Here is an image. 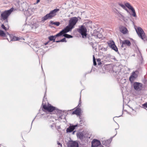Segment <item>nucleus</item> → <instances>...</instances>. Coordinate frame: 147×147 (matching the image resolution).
<instances>
[{
	"label": "nucleus",
	"mask_w": 147,
	"mask_h": 147,
	"mask_svg": "<svg viewBox=\"0 0 147 147\" xmlns=\"http://www.w3.org/2000/svg\"><path fill=\"white\" fill-rule=\"evenodd\" d=\"M78 126V124L75 125L70 124V126L66 129V132L67 133H70L72 132L75 129L76 127Z\"/></svg>",
	"instance_id": "1a4fd4ad"
},
{
	"label": "nucleus",
	"mask_w": 147,
	"mask_h": 147,
	"mask_svg": "<svg viewBox=\"0 0 147 147\" xmlns=\"http://www.w3.org/2000/svg\"><path fill=\"white\" fill-rule=\"evenodd\" d=\"M142 105L144 107L147 108V102L143 104Z\"/></svg>",
	"instance_id": "c9c22d12"
},
{
	"label": "nucleus",
	"mask_w": 147,
	"mask_h": 147,
	"mask_svg": "<svg viewBox=\"0 0 147 147\" xmlns=\"http://www.w3.org/2000/svg\"><path fill=\"white\" fill-rule=\"evenodd\" d=\"M78 21V18L74 17L70 18L69 21V24L73 28H74V26L76 24Z\"/></svg>",
	"instance_id": "39448f33"
},
{
	"label": "nucleus",
	"mask_w": 147,
	"mask_h": 147,
	"mask_svg": "<svg viewBox=\"0 0 147 147\" xmlns=\"http://www.w3.org/2000/svg\"><path fill=\"white\" fill-rule=\"evenodd\" d=\"M60 41H61V42H67V41L66 40L65 38H64L62 39L61 40H60Z\"/></svg>",
	"instance_id": "72a5a7b5"
},
{
	"label": "nucleus",
	"mask_w": 147,
	"mask_h": 147,
	"mask_svg": "<svg viewBox=\"0 0 147 147\" xmlns=\"http://www.w3.org/2000/svg\"><path fill=\"white\" fill-rule=\"evenodd\" d=\"M57 111V112L58 115L59 117L61 119H62L63 118V117L64 118H65L63 111L60 110H58V111Z\"/></svg>",
	"instance_id": "dca6fc26"
},
{
	"label": "nucleus",
	"mask_w": 147,
	"mask_h": 147,
	"mask_svg": "<svg viewBox=\"0 0 147 147\" xmlns=\"http://www.w3.org/2000/svg\"><path fill=\"white\" fill-rule=\"evenodd\" d=\"M118 16L121 20H124L125 18L124 16L119 13V14H118Z\"/></svg>",
	"instance_id": "cd10ccee"
},
{
	"label": "nucleus",
	"mask_w": 147,
	"mask_h": 147,
	"mask_svg": "<svg viewBox=\"0 0 147 147\" xmlns=\"http://www.w3.org/2000/svg\"><path fill=\"white\" fill-rule=\"evenodd\" d=\"M1 27L3 29L5 30H7L8 29L3 24L1 25Z\"/></svg>",
	"instance_id": "473e14b6"
},
{
	"label": "nucleus",
	"mask_w": 147,
	"mask_h": 147,
	"mask_svg": "<svg viewBox=\"0 0 147 147\" xmlns=\"http://www.w3.org/2000/svg\"><path fill=\"white\" fill-rule=\"evenodd\" d=\"M57 144L59 145H61V146H62V144L58 142H57Z\"/></svg>",
	"instance_id": "4c0bfd02"
},
{
	"label": "nucleus",
	"mask_w": 147,
	"mask_h": 147,
	"mask_svg": "<svg viewBox=\"0 0 147 147\" xmlns=\"http://www.w3.org/2000/svg\"><path fill=\"white\" fill-rule=\"evenodd\" d=\"M59 9H55L51 11L49 13L47 14L41 18L42 21L44 22L50 19L53 18L56 15V13L59 11Z\"/></svg>",
	"instance_id": "f257e3e1"
},
{
	"label": "nucleus",
	"mask_w": 147,
	"mask_h": 147,
	"mask_svg": "<svg viewBox=\"0 0 147 147\" xmlns=\"http://www.w3.org/2000/svg\"><path fill=\"white\" fill-rule=\"evenodd\" d=\"M125 9L127 11V12H129V11L127 9L125 8Z\"/></svg>",
	"instance_id": "79ce46f5"
},
{
	"label": "nucleus",
	"mask_w": 147,
	"mask_h": 147,
	"mask_svg": "<svg viewBox=\"0 0 147 147\" xmlns=\"http://www.w3.org/2000/svg\"><path fill=\"white\" fill-rule=\"evenodd\" d=\"M63 36L67 38H72L73 37L72 36L66 33L63 34Z\"/></svg>",
	"instance_id": "b1692460"
},
{
	"label": "nucleus",
	"mask_w": 147,
	"mask_h": 147,
	"mask_svg": "<svg viewBox=\"0 0 147 147\" xmlns=\"http://www.w3.org/2000/svg\"><path fill=\"white\" fill-rule=\"evenodd\" d=\"M93 64L94 66H96V59L95 58L94 55H93Z\"/></svg>",
	"instance_id": "7c9ffc66"
},
{
	"label": "nucleus",
	"mask_w": 147,
	"mask_h": 147,
	"mask_svg": "<svg viewBox=\"0 0 147 147\" xmlns=\"http://www.w3.org/2000/svg\"><path fill=\"white\" fill-rule=\"evenodd\" d=\"M109 46L113 50L117 52L118 51V49L115 45L113 41H110L108 42Z\"/></svg>",
	"instance_id": "9d476101"
},
{
	"label": "nucleus",
	"mask_w": 147,
	"mask_h": 147,
	"mask_svg": "<svg viewBox=\"0 0 147 147\" xmlns=\"http://www.w3.org/2000/svg\"><path fill=\"white\" fill-rule=\"evenodd\" d=\"M116 134H115V135H116Z\"/></svg>",
	"instance_id": "8fccbe9b"
},
{
	"label": "nucleus",
	"mask_w": 147,
	"mask_h": 147,
	"mask_svg": "<svg viewBox=\"0 0 147 147\" xmlns=\"http://www.w3.org/2000/svg\"><path fill=\"white\" fill-rule=\"evenodd\" d=\"M43 108L49 112H52L54 110L56 109V108L51 106L50 104H48L47 106L45 105H44L43 106Z\"/></svg>",
	"instance_id": "423d86ee"
},
{
	"label": "nucleus",
	"mask_w": 147,
	"mask_h": 147,
	"mask_svg": "<svg viewBox=\"0 0 147 147\" xmlns=\"http://www.w3.org/2000/svg\"><path fill=\"white\" fill-rule=\"evenodd\" d=\"M120 116H118V117H120Z\"/></svg>",
	"instance_id": "de8ad7c7"
},
{
	"label": "nucleus",
	"mask_w": 147,
	"mask_h": 147,
	"mask_svg": "<svg viewBox=\"0 0 147 147\" xmlns=\"http://www.w3.org/2000/svg\"><path fill=\"white\" fill-rule=\"evenodd\" d=\"M13 8H11L10 9L5 11L2 12L1 14V19L3 20H7L6 22H7V19L8 16L10 15L12 12L13 11Z\"/></svg>",
	"instance_id": "f03ea898"
},
{
	"label": "nucleus",
	"mask_w": 147,
	"mask_h": 147,
	"mask_svg": "<svg viewBox=\"0 0 147 147\" xmlns=\"http://www.w3.org/2000/svg\"><path fill=\"white\" fill-rule=\"evenodd\" d=\"M100 144L99 141L96 139H94L92 142V147H98Z\"/></svg>",
	"instance_id": "f8f14e48"
},
{
	"label": "nucleus",
	"mask_w": 147,
	"mask_h": 147,
	"mask_svg": "<svg viewBox=\"0 0 147 147\" xmlns=\"http://www.w3.org/2000/svg\"><path fill=\"white\" fill-rule=\"evenodd\" d=\"M49 39L50 41H53V42H55V38L54 36H51L49 37Z\"/></svg>",
	"instance_id": "393cba45"
},
{
	"label": "nucleus",
	"mask_w": 147,
	"mask_h": 147,
	"mask_svg": "<svg viewBox=\"0 0 147 147\" xmlns=\"http://www.w3.org/2000/svg\"><path fill=\"white\" fill-rule=\"evenodd\" d=\"M146 51H147V49H146Z\"/></svg>",
	"instance_id": "3c124183"
},
{
	"label": "nucleus",
	"mask_w": 147,
	"mask_h": 147,
	"mask_svg": "<svg viewBox=\"0 0 147 147\" xmlns=\"http://www.w3.org/2000/svg\"><path fill=\"white\" fill-rule=\"evenodd\" d=\"M81 109L78 107L74 111H73V113L77 115H79L81 113Z\"/></svg>",
	"instance_id": "aec40b11"
},
{
	"label": "nucleus",
	"mask_w": 147,
	"mask_h": 147,
	"mask_svg": "<svg viewBox=\"0 0 147 147\" xmlns=\"http://www.w3.org/2000/svg\"><path fill=\"white\" fill-rule=\"evenodd\" d=\"M40 0H37V2H38Z\"/></svg>",
	"instance_id": "c03bdc74"
},
{
	"label": "nucleus",
	"mask_w": 147,
	"mask_h": 147,
	"mask_svg": "<svg viewBox=\"0 0 147 147\" xmlns=\"http://www.w3.org/2000/svg\"><path fill=\"white\" fill-rule=\"evenodd\" d=\"M116 134H115V135H116Z\"/></svg>",
	"instance_id": "09e8293b"
},
{
	"label": "nucleus",
	"mask_w": 147,
	"mask_h": 147,
	"mask_svg": "<svg viewBox=\"0 0 147 147\" xmlns=\"http://www.w3.org/2000/svg\"><path fill=\"white\" fill-rule=\"evenodd\" d=\"M55 42H61V41H60V40H57V41H55Z\"/></svg>",
	"instance_id": "ea45409f"
},
{
	"label": "nucleus",
	"mask_w": 147,
	"mask_h": 147,
	"mask_svg": "<svg viewBox=\"0 0 147 147\" xmlns=\"http://www.w3.org/2000/svg\"><path fill=\"white\" fill-rule=\"evenodd\" d=\"M76 131H72L73 132H72V134H75V132Z\"/></svg>",
	"instance_id": "58836bf2"
},
{
	"label": "nucleus",
	"mask_w": 147,
	"mask_h": 147,
	"mask_svg": "<svg viewBox=\"0 0 147 147\" xmlns=\"http://www.w3.org/2000/svg\"><path fill=\"white\" fill-rule=\"evenodd\" d=\"M131 11L133 13V14L132 15L134 17H136V14L134 9V8L133 9H131Z\"/></svg>",
	"instance_id": "c756f323"
},
{
	"label": "nucleus",
	"mask_w": 147,
	"mask_h": 147,
	"mask_svg": "<svg viewBox=\"0 0 147 147\" xmlns=\"http://www.w3.org/2000/svg\"><path fill=\"white\" fill-rule=\"evenodd\" d=\"M138 71H136L133 72L129 78V80L131 83H132L134 80L138 77Z\"/></svg>",
	"instance_id": "0eeeda50"
},
{
	"label": "nucleus",
	"mask_w": 147,
	"mask_h": 147,
	"mask_svg": "<svg viewBox=\"0 0 147 147\" xmlns=\"http://www.w3.org/2000/svg\"><path fill=\"white\" fill-rule=\"evenodd\" d=\"M68 146L69 147H78L79 145L76 141H71L69 142Z\"/></svg>",
	"instance_id": "2eb2a0df"
},
{
	"label": "nucleus",
	"mask_w": 147,
	"mask_h": 147,
	"mask_svg": "<svg viewBox=\"0 0 147 147\" xmlns=\"http://www.w3.org/2000/svg\"><path fill=\"white\" fill-rule=\"evenodd\" d=\"M63 33L62 31H61L59 33L57 34L54 36L55 38L57 37H59V36H60L62 35H63Z\"/></svg>",
	"instance_id": "a878e982"
},
{
	"label": "nucleus",
	"mask_w": 147,
	"mask_h": 147,
	"mask_svg": "<svg viewBox=\"0 0 147 147\" xmlns=\"http://www.w3.org/2000/svg\"><path fill=\"white\" fill-rule=\"evenodd\" d=\"M0 36L5 37L6 34L2 30H0Z\"/></svg>",
	"instance_id": "bb28decb"
},
{
	"label": "nucleus",
	"mask_w": 147,
	"mask_h": 147,
	"mask_svg": "<svg viewBox=\"0 0 147 147\" xmlns=\"http://www.w3.org/2000/svg\"><path fill=\"white\" fill-rule=\"evenodd\" d=\"M94 40L91 37H89V38L88 42L89 44H90V45L92 46L93 49H96V48H95V47L94 46Z\"/></svg>",
	"instance_id": "6ab92c4d"
},
{
	"label": "nucleus",
	"mask_w": 147,
	"mask_h": 147,
	"mask_svg": "<svg viewBox=\"0 0 147 147\" xmlns=\"http://www.w3.org/2000/svg\"><path fill=\"white\" fill-rule=\"evenodd\" d=\"M125 6L131 10L134 9V8L128 3H125Z\"/></svg>",
	"instance_id": "4be33fe9"
},
{
	"label": "nucleus",
	"mask_w": 147,
	"mask_h": 147,
	"mask_svg": "<svg viewBox=\"0 0 147 147\" xmlns=\"http://www.w3.org/2000/svg\"><path fill=\"white\" fill-rule=\"evenodd\" d=\"M80 105H79V104H78V106L77 107V108L78 107L79 108H80V107H79L80 106Z\"/></svg>",
	"instance_id": "37998d69"
},
{
	"label": "nucleus",
	"mask_w": 147,
	"mask_h": 147,
	"mask_svg": "<svg viewBox=\"0 0 147 147\" xmlns=\"http://www.w3.org/2000/svg\"><path fill=\"white\" fill-rule=\"evenodd\" d=\"M78 31L81 34L83 38L86 37L87 30L86 27L82 25L78 30Z\"/></svg>",
	"instance_id": "20e7f679"
},
{
	"label": "nucleus",
	"mask_w": 147,
	"mask_h": 147,
	"mask_svg": "<svg viewBox=\"0 0 147 147\" xmlns=\"http://www.w3.org/2000/svg\"><path fill=\"white\" fill-rule=\"evenodd\" d=\"M24 5H26V3H23V5L22 6V7H23L22 8V10H26V8L24 6Z\"/></svg>",
	"instance_id": "f704fd0d"
},
{
	"label": "nucleus",
	"mask_w": 147,
	"mask_h": 147,
	"mask_svg": "<svg viewBox=\"0 0 147 147\" xmlns=\"http://www.w3.org/2000/svg\"><path fill=\"white\" fill-rule=\"evenodd\" d=\"M34 119L32 121H34Z\"/></svg>",
	"instance_id": "49530a36"
},
{
	"label": "nucleus",
	"mask_w": 147,
	"mask_h": 147,
	"mask_svg": "<svg viewBox=\"0 0 147 147\" xmlns=\"http://www.w3.org/2000/svg\"><path fill=\"white\" fill-rule=\"evenodd\" d=\"M118 5L120 6L121 7H122L123 9H125V5L123 4L122 3H118Z\"/></svg>",
	"instance_id": "c85d7f7f"
},
{
	"label": "nucleus",
	"mask_w": 147,
	"mask_h": 147,
	"mask_svg": "<svg viewBox=\"0 0 147 147\" xmlns=\"http://www.w3.org/2000/svg\"><path fill=\"white\" fill-rule=\"evenodd\" d=\"M134 89L136 90H140L142 86V83L138 82H134L133 84Z\"/></svg>",
	"instance_id": "6e6552de"
},
{
	"label": "nucleus",
	"mask_w": 147,
	"mask_h": 147,
	"mask_svg": "<svg viewBox=\"0 0 147 147\" xmlns=\"http://www.w3.org/2000/svg\"><path fill=\"white\" fill-rule=\"evenodd\" d=\"M120 31L123 34H126L127 32V30L126 28L124 26H122L120 28Z\"/></svg>",
	"instance_id": "a211bd4d"
},
{
	"label": "nucleus",
	"mask_w": 147,
	"mask_h": 147,
	"mask_svg": "<svg viewBox=\"0 0 147 147\" xmlns=\"http://www.w3.org/2000/svg\"><path fill=\"white\" fill-rule=\"evenodd\" d=\"M49 42H46L45 43V45H47V44H48V43Z\"/></svg>",
	"instance_id": "a19ab883"
},
{
	"label": "nucleus",
	"mask_w": 147,
	"mask_h": 147,
	"mask_svg": "<svg viewBox=\"0 0 147 147\" xmlns=\"http://www.w3.org/2000/svg\"><path fill=\"white\" fill-rule=\"evenodd\" d=\"M8 34L9 36L11 38L10 41H15L16 40H20V38L18 37H17L15 36H13L12 35L10 34H9L8 33Z\"/></svg>",
	"instance_id": "f3484780"
},
{
	"label": "nucleus",
	"mask_w": 147,
	"mask_h": 147,
	"mask_svg": "<svg viewBox=\"0 0 147 147\" xmlns=\"http://www.w3.org/2000/svg\"><path fill=\"white\" fill-rule=\"evenodd\" d=\"M73 28V27L71 26L70 25H69V24H68L67 26L61 31L63 34L66 33L69 31H71V30Z\"/></svg>",
	"instance_id": "9b49d317"
},
{
	"label": "nucleus",
	"mask_w": 147,
	"mask_h": 147,
	"mask_svg": "<svg viewBox=\"0 0 147 147\" xmlns=\"http://www.w3.org/2000/svg\"><path fill=\"white\" fill-rule=\"evenodd\" d=\"M51 127H52L53 126V125H51Z\"/></svg>",
	"instance_id": "a18cd8bd"
},
{
	"label": "nucleus",
	"mask_w": 147,
	"mask_h": 147,
	"mask_svg": "<svg viewBox=\"0 0 147 147\" xmlns=\"http://www.w3.org/2000/svg\"><path fill=\"white\" fill-rule=\"evenodd\" d=\"M50 24L51 25H55L57 26H59L60 24V23L58 22H54L53 21H51L50 22Z\"/></svg>",
	"instance_id": "5701e85b"
},
{
	"label": "nucleus",
	"mask_w": 147,
	"mask_h": 147,
	"mask_svg": "<svg viewBox=\"0 0 147 147\" xmlns=\"http://www.w3.org/2000/svg\"><path fill=\"white\" fill-rule=\"evenodd\" d=\"M137 33L139 36L144 41H147V37L143 29L140 27H138L137 29H136Z\"/></svg>",
	"instance_id": "7ed1b4c3"
},
{
	"label": "nucleus",
	"mask_w": 147,
	"mask_h": 147,
	"mask_svg": "<svg viewBox=\"0 0 147 147\" xmlns=\"http://www.w3.org/2000/svg\"><path fill=\"white\" fill-rule=\"evenodd\" d=\"M101 60L100 59L98 58L97 59V61L98 62V65H100L102 63L101 62H100Z\"/></svg>",
	"instance_id": "2f4dec72"
},
{
	"label": "nucleus",
	"mask_w": 147,
	"mask_h": 147,
	"mask_svg": "<svg viewBox=\"0 0 147 147\" xmlns=\"http://www.w3.org/2000/svg\"><path fill=\"white\" fill-rule=\"evenodd\" d=\"M77 136L78 138L81 140L83 139L84 135L82 133H79L77 134Z\"/></svg>",
	"instance_id": "412c9836"
},
{
	"label": "nucleus",
	"mask_w": 147,
	"mask_h": 147,
	"mask_svg": "<svg viewBox=\"0 0 147 147\" xmlns=\"http://www.w3.org/2000/svg\"><path fill=\"white\" fill-rule=\"evenodd\" d=\"M80 99H81V97H80V101H79V105H80V106L79 107H80V106H81V102H81V101Z\"/></svg>",
	"instance_id": "e433bc0d"
},
{
	"label": "nucleus",
	"mask_w": 147,
	"mask_h": 147,
	"mask_svg": "<svg viewBox=\"0 0 147 147\" xmlns=\"http://www.w3.org/2000/svg\"><path fill=\"white\" fill-rule=\"evenodd\" d=\"M111 140L112 139L106 140H103L102 142V144L106 147H109L110 146V144Z\"/></svg>",
	"instance_id": "ddd939ff"
},
{
	"label": "nucleus",
	"mask_w": 147,
	"mask_h": 147,
	"mask_svg": "<svg viewBox=\"0 0 147 147\" xmlns=\"http://www.w3.org/2000/svg\"><path fill=\"white\" fill-rule=\"evenodd\" d=\"M131 44V43L129 40H125L122 42V45L121 46V47L123 48L125 45L130 46Z\"/></svg>",
	"instance_id": "4468645a"
}]
</instances>
